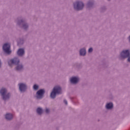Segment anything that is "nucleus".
<instances>
[{"label": "nucleus", "instance_id": "f257e3e1", "mask_svg": "<svg viewBox=\"0 0 130 130\" xmlns=\"http://www.w3.org/2000/svg\"><path fill=\"white\" fill-rule=\"evenodd\" d=\"M19 62H20V60L18 58H14L13 59L8 61V64L10 67H12L13 65L16 64L17 66L16 67L17 71H21L23 69V66L19 65Z\"/></svg>", "mask_w": 130, "mask_h": 130}, {"label": "nucleus", "instance_id": "f03ea898", "mask_svg": "<svg viewBox=\"0 0 130 130\" xmlns=\"http://www.w3.org/2000/svg\"><path fill=\"white\" fill-rule=\"evenodd\" d=\"M56 94H61V88L59 86H55L54 87L53 91L51 93V98L54 99L56 96Z\"/></svg>", "mask_w": 130, "mask_h": 130}, {"label": "nucleus", "instance_id": "7ed1b4c3", "mask_svg": "<svg viewBox=\"0 0 130 130\" xmlns=\"http://www.w3.org/2000/svg\"><path fill=\"white\" fill-rule=\"evenodd\" d=\"M74 8L75 10L80 11L84 8V4L81 2H76L74 4Z\"/></svg>", "mask_w": 130, "mask_h": 130}, {"label": "nucleus", "instance_id": "20e7f679", "mask_svg": "<svg viewBox=\"0 0 130 130\" xmlns=\"http://www.w3.org/2000/svg\"><path fill=\"white\" fill-rule=\"evenodd\" d=\"M120 55L122 58H126V57H128V61L130 62L129 50H126L122 51Z\"/></svg>", "mask_w": 130, "mask_h": 130}, {"label": "nucleus", "instance_id": "39448f33", "mask_svg": "<svg viewBox=\"0 0 130 130\" xmlns=\"http://www.w3.org/2000/svg\"><path fill=\"white\" fill-rule=\"evenodd\" d=\"M11 45L9 43L5 44L3 45V49L5 52V53H7V54H10L11 52H12V51H11Z\"/></svg>", "mask_w": 130, "mask_h": 130}, {"label": "nucleus", "instance_id": "423d86ee", "mask_svg": "<svg viewBox=\"0 0 130 130\" xmlns=\"http://www.w3.org/2000/svg\"><path fill=\"white\" fill-rule=\"evenodd\" d=\"M0 92L2 96L3 97V100H7V99L10 98V93L6 94V93H7V89H6V88H2Z\"/></svg>", "mask_w": 130, "mask_h": 130}, {"label": "nucleus", "instance_id": "0eeeda50", "mask_svg": "<svg viewBox=\"0 0 130 130\" xmlns=\"http://www.w3.org/2000/svg\"><path fill=\"white\" fill-rule=\"evenodd\" d=\"M37 99H41L42 97H43V95L44 94V90L41 89L37 91Z\"/></svg>", "mask_w": 130, "mask_h": 130}, {"label": "nucleus", "instance_id": "6e6552de", "mask_svg": "<svg viewBox=\"0 0 130 130\" xmlns=\"http://www.w3.org/2000/svg\"><path fill=\"white\" fill-rule=\"evenodd\" d=\"M19 90L21 92H24V91H26V89H27V86H26V84L24 83H20L19 84Z\"/></svg>", "mask_w": 130, "mask_h": 130}, {"label": "nucleus", "instance_id": "1a4fd4ad", "mask_svg": "<svg viewBox=\"0 0 130 130\" xmlns=\"http://www.w3.org/2000/svg\"><path fill=\"white\" fill-rule=\"evenodd\" d=\"M79 79L77 77H73L70 79V82L72 84H77L79 82Z\"/></svg>", "mask_w": 130, "mask_h": 130}, {"label": "nucleus", "instance_id": "9d476101", "mask_svg": "<svg viewBox=\"0 0 130 130\" xmlns=\"http://www.w3.org/2000/svg\"><path fill=\"white\" fill-rule=\"evenodd\" d=\"M25 53V51H24V49H19L17 51V54L19 56H22V55H24Z\"/></svg>", "mask_w": 130, "mask_h": 130}, {"label": "nucleus", "instance_id": "9b49d317", "mask_svg": "<svg viewBox=\"0 0 130 130\" xmlns=\"http://www.w3.org/2000/svg\"><path fill=\"white\" fill-rule=\"evenodd\" d=\"M106 107L107 109H111V108L113 107V104H112V103H108L106 105Z\"/></svg>", "mask_w": 130, "mask_h": 130}, {"label": "nucleus", "instance_id": "f8f14e48", "mask_svg": "<svg viewBox=\"0 0 130 130\" xmlns=\"http://www.w3.org/2000/svg\"><path fill=\"white\" fill-rule=\"evenodd\" d=\"M5 117L8 120H11L13 118V115L11 114H6Z\"/></svg>", "mask_w": 130, "mask_h": 130}, {"label": "nucleus", "instance_id": "ddd939ff", "mask_svg": "<svg viewBox=\"0 0 130 130\" xmlns=\"http://www.w3.org/2000/svg\"><path fill=\"white\" fill-rule=\"evenodd\" d=\"M80 55H86V49H81L80 51Z\"/></svg>", "mask_w": 130, "mask_h": 130}, {"label": "nucleus", "instance_id": "4468645a", "mask_svg": "<svg viewBox=\"0 0 130 130\" xmlns=\"http://www.w3.org/2000/svg\"><path fill=\"white\" fill-rule=\"evenodd\" d=\"M37 112L39 115L42 114V112H43V111L42 110V109L41 108H38L37 109Z\"/></svg>", "mask_w": 130, "mask_h": 130}, {"label": "nucleus", "instance_id": "2eb2a0df", "mask_svg": "<svg viewBox=\"0 0 130 130\" xmlns=\"http://www.w3.org/2000/svg\"><path fill=\"white\" fill-rule=\"evenodd\" d=\"M34 90H38V86L37 85L35 84L34 85Z\"/></svg>", "mask_w": 130, "mask_h": 130}, {"label": "nucleus", "instance_id": "dca6fc26", "mask_svg": "<svg viewBox=\"0 0 130 130\" xmlns=\"http://www.w3.org/2000/svg\"><path fill=\"white\" fill-rule=\"evenodd\" d=\"M93 51V49L90 48L88 49V52H92Z\"/></svg>", "mask_w": 130, "mask_h": 130}, {"label": "nucleus", "instance_id": "f3484780", "mask_svg": "<svg viewBox=\"0 0 130 130\" xmlns=\"http://www.w3.org/2000/svg\"><path fill=\"white\" fill-rule=\"evenodd\" d=\"M45 112L46 113H49V109H46Z\"/></svg>", "mask_w": 130, "mask_h": 130}, {"label": "nucleus", "instance_id": "a211bd4d", "mask_svg": "<svg viewBox=\"0 0 130 130\" xmlns=\"http://www.w3.org/2000/svg\"><path fill=\"white\" fill-rule=\"evenodd\" d=\"M23 27H24V29H26V28H28V25H27V24H24V25H23Z\"/></svg>", "mask_w": 130, "mask_h": 130}, {"label": "nucleus", "instance_id": "6ab92c4d", "mask_svg": "<svg viewBox=\"0 0 130 130\" xmlns=\"http://www.w3.org/2000/svg\"><path fill=\"white\" fill-rule=\"evenodd\" d=\"M64 103L66 105H68V101H67V100H64Z\"/></svg>", "mask_w": 130, "mask_h": 130}, {"label": "nucleus", "instance_id": "aec40b11", "mask_svg": "<svg viewBox=\"0 0 130 130\" xmlns=\"http://www.w3.org/2000/svg\"><path fill=\"white\" fill-rule=\"evenodd\" d=\"M91 5H92V4H91L90 2H88L87 4V6H90Z\"/></svg>", "mask_w": 130, "mask_h": 130}, {"label": "nucleus", "instance_id": "412c9836", "mask_svg": "<svg viewBox=\"0 0 130 130\" xmlns=\"http://www.w3.org/2000/svg\"><path fill=\"white\" fill-rule=\"evenodd\" d=\"M1 66H2V63L1 62V61H0V67Z\"/></svg>", "mask_w": 130, "mask_h": 130}]
</instances>
